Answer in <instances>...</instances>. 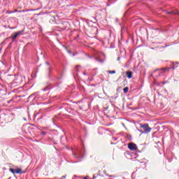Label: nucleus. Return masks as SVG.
<instances>
[{"instance_id": "6e6552de", "label": "nucleus", "mask_w": 179, "mask_h": 179, "mask_svg": "<svg viewBox=\"0 0 179 179\" xmlns=\"http://www.w3.org/2000/svg\"><path fill=\"white\" fill-rule=\"evenodd\" d=\"M22 173V169H15V174H20Z\"/></svg>"}, {"instance_id": "0eeeda50", "label": "nucleus", "mask_w": 179, "mask_h": 179, "mask_svg": "<svg viewBox=\"0 0 179 179\" xmlns=\"http://www.w3.org/2000/svg\"><path fill=\"white\" fill-rule=\"evenodd\" d=\"M126 75L129 79H131V78H132V72L131 71H127Z\"/></svg>"}, {"instance_id": "2f4dec72", "label": "nucleus", "mask_w": 179, "mask_h": 179, "mask_svg": "<svg viewBox=\"0 0 179 179\" xmlns=\"http://www.w3.org/2000/svg\"><path fill=\"white\" fill-rule=\"evenodd\" d=\"M118 61H120V58H118Z\"/></svg>"}, {"instance_id": "39448f33", "label": "nucleus", "mask_w": 179, "mask_h": 179, "mask_svg": "<svg viewBox=\"0 0 179 179\" xmlns=\"http://www.w3.org/2000/svg\"><path fill=\"white\" fill-rule=\"evenodd\" d=\"M178 62H175L173 64V66H171L170 68H169L168 69H174L175 68H177V66H178Z\"/></svg>"}, {"instance_id": "f3484780", "label": "nucleus", "mask_w": 179, "mask_h": 179, "mask_svg": "<svg viewBox=\"0 0 179 179\" xmlns=\"http://www.w3.org/2000/svg\"><path fill=\"white\" fill-rule=\"evenodd\" d=\"M46 65L48 66V69H50V63H48V62H46Z\"/></svg>"}, {"instance_id": "c756f323", "label": "nucleus", "mask_w": 179, "mask_h": 179, "mask_svg": "<svg viewBox=\"0 0 179 179\" xmlns=\"http://www.w3.org/2000/svg\"><path fill=\"white\" fill-rule=\"evenodd\" d=\"M109 177H113V176H109Z\"/></svg>"}, {"instance_id": "7c9ffc66", "label": "nucleus", "mask_w": 179, "mask_h": 179, "mask_svg": "<svg viewBox=\"0 0 179 179\" xmlns=\"http://www.w3.org/2000/svg\"><path fill=\"white\" fill-rule=\"evenodd\" d=\"M69 52L71 54V51H69Z\"/></svg>"}, {"instance_id": "dca6fc26", "label": "nucleus", "mask_w": 179, "mask_h": 179, "mask_svg": "<svg viewBox=\"0 0 179 179\" xmlns=\"http://www.w3.org/2000/svg\"><path fill=\"white\" fill-rule=\"evenodd\" d=\"M31 10H22V12H30Z\"/></svg>"}, {"instance_id": "5701e85b", "label": "nucleus", "mask_w": 179, "mask_h": 179, "mask_svg": "<svg viewBox=\"0 0 179 179\" xmlns=\"http://www.w3.org/2000/svg\"><path fill=\"white\" fill-rule=\"evenodd\" d=\"M114 141H117V138H113Z\"/></svg>"}, {"instance_id": "393cba45", "label": "nucleus", "mask_w": 179, "mask_h": 179, "mask_svg": "<svg viewBox=\"0 0 179 179\" xmlns=\"http://www.w3.org/2000/svg\"><path fill=\"white\" fill-rule=\"evenodd\" d=\"M95 59H96V61H99V59L97 58H96Z\"/></svg>"}, {"instance_id": "9b49d317", "label": "nucleus", "mask_w": 179, "mask_h": 179, "mask_svg": "<svg viewBox=\"0 0 179 179\" xmlns=\"http://www.w3.org/2000/svg\"><path fill=\"white\" fill-rule=\"evenodd\" d=\"M138 131L141 132V134H146L145 133V131H143V129H138Z\"/></svg>"}, {"instance_id": "1a4fd4ad", "label": "nucleus", "mask_w": 179, "mask_h": 179, "mask_svg": "<svg viewBox=\"0 0 179 179\" xmlns=\"http://www.w3.org/2000/svg\"><path fill=\"white\" fill-rule=\"evenodd\" d=\"M129 90V88L128 87H125L124 89H123V92L124 93H128V91Z\"/></svg>"}, {"instance_id": "f257e3e1", "label": "nucleus", "mask_w": 179, "mask_h": 179, "mask_svg": "<svg viewBox=\"0 0 179 179\" xmlns=\"http://www.w3.org/2000/svg\"><path fill=\"white\" fill-rule=\"evenodd\" d=\"M140 128L144 131V133L149 134L152 131V128L149 127V124L145 123L144 124H141Z\"/></svg>"}, {"instance_id": "a211bd4d", "label": "nucleus", "mask_w": 179, "mask_h": 179, "mask_svg": "<svg viewBox=\"0 0 179 179\" xmlns=\"http://www.w3.org/2000/svg\"><path fill=\"white\" fill-rule=\"evenodd\" d=\"M65 178H66V176H63L62 177V179H65Z\"/></svg>"}, {"instance_id": "473e14b6", "label": "nucleus", "mask_w": 179, "mask_h": 179, "mask_svg": "<svg viewBox=\"0 0 179 179\" xmlns=\"http://www.w3.org/2000/svg\"><path fill=\"white\" fill-rule=\"evenodd\" d=\"M178 15H179V13H178Z\"/></svg>"}, {"instance_id": "4468645a", "label": "nucleus", "mask_w": 179, "mask_h": 179, "mask_svg": "<svg viewBox=\"0 0 179 179\" xmlns=\"http://www.w3.org/2000/svg\"><path fill=\"white\" fill-rule=\"evenodd\" d=\"M174 13H174V11L167 12L168 15H174Z\"/></svg>"}, {"instance_id": "b1692460", "label": "nucleus", "mask_w": 179, "mask_h": 179, "mask_svg": "<svg viewBox=\"0 0 179 179\" xmlns=\"http://www.w3.org/2000/svg\"><path fill=\"white\" fill-rule=\"evenodd\" d=\"M168 160H169V163H171V160H170V159H168Z\"/></svg>"}, {"instance_id": "7ed1b4c3", "label": "nucleus", "mask_w": 179, "mask_h": 179, "mask_svg": "<svg viewBox=\"0 0 179 179\" xmlns=\"http://www.w3.org/2000/svg\"><path fill=\"white\" fill-rule=\"evenodd\" d=\"M128 148L131 150H136L138 149V147L136 146V144L134 143H130L128 144Z\"/></svg>"}, {"instance_id": "2eb2a0df", "label": "nucleus", "mask_w": 179, "mask_h": 179, "mask_svg": "<svg viewBox=\"0 0 179 179\" xmlns=\"http://www.w3.org/2000/svg\"><path fill=\"white\" fill-rule=\"evenodd\" d=\"M13 100H12V99L10 100V101H8V104H10V103H13Z\"/></svg>"}, {"instance_id": "aec40b11", "label": "nucleus", "mask_w": 179, "mask_h": 179, "mask_svg": "<svg viewBox=\"0 0 179 179\" xmlns=\"http://www.w3.org/2000/svg\"><path fill=\"white\" fill-rule=\"evenodd\" d=\"M73 156L76 157H77V156H76V154H75V153H73Z\"/></svg>"}, {"instance_id": "f8f14e48", "label": "nucleus", "mask_w": 179, "mask_h": 179, "mask_svg": "<svg viewBox=\"0 0 179 179\" xmlns=\"http://www.w3.org/2000/svg\"><path fill=\"white\" fill-rule=\"evenodd\" d=\"M110 75H113V73H115V71H108Z\"/></svg>"}, {"instance_id": "20e7f679", "label": "nucleus", "mask_w": 179, "mask_h": 179, "mask_svg": "<svg viewBox=\"0 0 179 179\" xmlns=\"http://www.w3.org/2000/svg\"><path fill=\"white\" fill-rule=\"evenodd\" d=\"M22 33H23V31L15 32L12 37L13 41H15V40H16V38H17V36H20V34H22Z\"/></svg>"}, {"instance_id": "4be33fe9", "label": "nucleus", "mask_w": 179, "mask_h": 179, "mask_svg": "<svg viewBox=\"0 0 179 179\" xmlns=\"http://www.w3.org/2000/svg\"><path fill=\"white\" fill-rule=\"evenodd\" d=\"M84 179H89V176H86Z\"/></svg>"}, {"instance_id": "bb28decb", "label": "nucleus", "mask_w": 179, "mask_h": 179, "mask_svg": "<svg viewBox=\"0 0 179 179\" xmlns=\"http://www.w3.org/2000/svg\"><path fill=\"white\" fill-rule=\"evenodd\" d=\"M83 75H86V73L84 72V73H83Z\"/></svg>"}, {"instance_id": "412c9836", "label": "nucleus", "mask_w": 179, "mask_h": 179, "mask_svg": "<svg viewBox=\"0 0 179 179\" xmlns=\"http://www.w3.org/2000/svg\"><path fill=\"white\" fill-rule=\"evenodd\" d=\"M46 90H48L47 88H44V89H43V91H44V92H46Z\"/></svg>"}, {"instance_id": "ddd939ff", "label": "nucleus", "mask_w": 179, "mask_h": 179, "mask_svg": "<svg viewBox=\"0 0 179 179\" xmlns=\"http://www.w3.org/2000/svg\"><path fill=\"white\" fill-rule=\"evenodd\" d=\"M41 134L43 135V136H45V135H47V133L45 131H41Z\"/></svg>"}, {"instance_id": "f03ea898", "label": "nucleus", "mask_w": 179, "mask_h": 179, "mask_svg": "<svg viewBox=\"0 0 179 179\" xmlns=\"http://www.w3.org/2000/svg\"><path fill=\"white\" fill-rule=\"evenodd\" d=\"M166 72V69H156L152 74V76H162V73Z\"/></svg>"}, {"instance_id": "a878e982", "label": "nucleus", "mask_w": 179, "mask_h": 179, "mask_svg": "<svg viewBox=\"0 0 179 179\" xmlns=\"http://www.w3.org/2000/svg\"><path fill=\"white\" fill-rule=\"evenodd\" d=\"M100 62H103V61H101V60H99Z\"/></svg>"}, {"instance_id": "cd10ccee", "label": "nucleus", "mask_w": 179, "mask_h": 179, "mask_svg": "<svg viewBox=\"0 0 179 179\" xmlns=\"http://www.w3.org/2000/svg\"><path fill=\"white\" fill-rule=\"evenodd\" d=\"M29 97H33V95L29 96Z\"/></svg>"}, {"instance_id": "9d476101", "label": "nucleus", "mask_w": 179, "mask_h": 179, "mask_svg": "<svg viewBox=\"0 0 179 179\" xmlns=\"http://www.w3.org/2000/svg\"><path fill=\"white\" fill-rule=\"evenodd\" d=\"M10 171L11 173H13V174H15V173H16V169H10Z\"/></svg>"}, {"instance_id": "423d86ee", "label": "nucleus", "mask_w": 179, "mask_h": 179, "mask_svg": "<svg viewBox=\"0 0 179 179\" xmlns=\"http://www.w3.org/2000/svg\"><path fill=\"white\" fill-rule=\"evenodd\" d=\"M178 62H175L173 64V66H171L170 68H169L168 69H174L175 68H177V66H178Z\"/></svg>"}, {"instance_id": "6ab92c4d", "label": "nucleus", "mask_w": 179, "mask_h": 179, "mask_svg": "<svg viewBox=\"0 0 179 179\" xmlns=\"http://www.w3.org/2000/svg\"><path fill=\"white\" fill-rule=\"evenodd\" d=\"M78 68H80V66L78 65L76 66V69H78Z\"/></svg>"}, {"instance_id": "c85d7f7f", "label": "nucleus", "mask_w": 179, "mask_h": 179, "mask_svg": "<svg viewBox=\"0 0 179 179\" xmlns=\"http://www.w3.org/2000/svg\"><path fill=\"white\" fill-rule=\"evenodd\" d=\"M94 178H96V177H95V176H94V177H93V179H94Z\"/></svg>"}]
</instances>
